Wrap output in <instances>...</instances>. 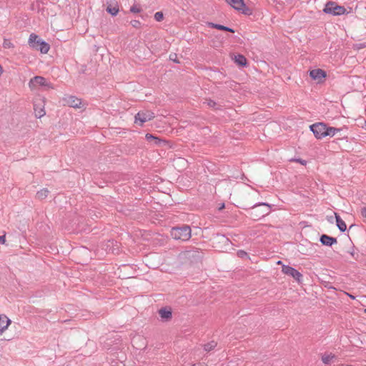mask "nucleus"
<instances>
[{"mask_svg":"<svg viewBox=\"0 0 366 366\" xmlns=\"http://www.w3.org/2000/svg\"><path fill=\"white\" fill-rule=\"evenodd\" d=\"M3 46L5 49H11L14 47V45L11 43L9 39H5L4 40Z\"/></svg>","mask_w":366,"mask_h":366,"instance_id":"cd10ccee","label":"nucleus"},{"mask_svg":"<svg viewBox=\"0 0 366 366\" xmlns=\"http://www.w3.org/2000/svg\"><path fill=\"white\" fill-rule=\"evenodd\" d=\"M64 105H67L70 107L81 108V100L74 96H66L63 98Z\"/></svg>","mask_w":366,"mask_h":366,"instance_id":"9b49d317","label":"nucleus"},{"mask_svg":"<svg viewBox=\"0 0 366 366\" xmlns=\"http://www.w3.org/2000/svg\"><path fill=\"white\" fill-rule=\"evenodd\" d=\"M204 104H207L208 107L212 108L214 110H220L222 107L220 104L211 99H206Z\"/></svg>","mask_w":366,"mask_h":366,"instance_id":"5701e85b","label":"nucleus"},{"mask_svg":"<svg viewBox=\"0 0 366 366\" xmlns=\"http://www.w3.org/2000/svg\"><path fill=\"white\" fill-rule=\"evenodd\" d=\"M130 11L132 13H139L141 11V8L137 5H133L130 8Z\"/></svg>","mask_w":366,"mask_h":366,"instance_id":"7c9ffc66","label":"nucleus"},{"mask_svg":"<svg viewBox=\"0 0 366 366\" xmlns=\"http://www.w3.org/2000/svg\"><path fill=\"white\" fill-rule=\"evenodd\" d=\"M337 227L341 232H345L347 229L345 222L341 219L340 216L337 213H335Z\"/></svg>","mask_w":366,"mask_h":366,"instance_id":"6ab92c4d","label":"nucleus"},{"mask_svg":"<svg viewBox=\"0 0 366 366\" xmlns=\"http://www.w3.org/2000/svg\"><path fill=\"white\" fill-rule=\"evenodd\" d=\"M349 253L351 255L352 258L355 261H358L362 256L359 250L354 246L352 247V249L349 252Z\"/></svg>","mask_w":366,"mask_h":366,"instance_id":"393cba45","label":"nucleus"},{"mask_svg":"<svg viewBox=\"0 0 366 366\" xmlns=\"http://www.w3.org/2000/svg\"><path fill=\"white\" fill-rule=\"evenodd\" d=\"M11 320L6 316L0 315V335L8 327Z\"/></svg>","mask_w":366,"mask_h":366,"instance_id":"f3484780","label":"nucleus"},{"mask_svg":"<svg viewBox=\"0 0 366 366\" xmlns=\"http://www.w3.org/2000/svg\"><path fill=\"white\" fill-rule=\"evenodd\" d=\"M41 41L42 39L38 35L32 33L29 36L28 43L31 48L36 49L39 46V42H41Z\"/></svg>","mask_w":366,"mask_h":366,"instance_id":"2eb2a0df","label":"nucleus"},{"mask_svg":"<svg viewBox=\"0 0 366 366\" xmlns=\"http://www.w3.org/2000/svg\"><path fill=\"white\" fill-rule=\"evenodd\" d=\"M361 214L362 217L366 218V207H363L361 209Z\"/></svg>","mask_w":366,"mask_h":366,"instance_id":"f704fd0d","label":"nucleus"},{"mask_svg":"<svg viewBox=\"0 0 366 366\" xmlns=\"http://www.w3.org/2000/svg\"><path fill=\"white\" fill-rule=\"evenodd\" d=\"M164 19V14L162 11H157L154 14V19L157 21H162Z\"/></svg>","mask_w":366,"mask_h":366,"instance_id":"c85d7f7f","label":"nucleus"},{"mask_svg":"<svg viewBox=\"0 0 366 366\" xmlns=\"http://www.w3.org/2000/svg\"><path fill=\"white\" fill-rule=\"evenodd\" d=\"M290 161L291 162H299L302 165H306V164H307V161L304 160V159H291Z\"/></svg>","mask_w":366,"mask_h":366,"instance_id":"72a5a7b5","label":"nucleus"},{"mask_svg":"<svg viewBox=\"0 0 366 366\" xmlns=\"http://www.w3.org/2000/svg\"><path fill=\"white\" fill-rule=\"evenodd\" d=\"M5 242V236H0V243L4 244Z\"/></svg>","mask_w":366,"mask_h":366,"instance_id":"c9c22d12","label":"nucleus"},{"mask_svg":"<svg viewBox=\"0 0 366 366\" xmlns=\"http://www.w3.org/2000/svg\"><path fill=\"white\" fill-rule=\"evenodd\" d=\"M365 313H366V309H365Z\"/></svg>","mask_w":366,"mask_h":366,"instance_id":"a18cd8bd","label":"nucleus"},{"mask_svg":"<svg viewBox=\"0 0 366 366\" xmlns=\"http://www.w3.org/2000/svg\"><path fill=\"white\" fill-rule=\"evenodd\" d=\"M326 132H325V137L330 136L333 137L337 133L341 132L343 130V128H336L332 127H326Z\"/></svg>","mask_w":366,"mask_h":366,"instance_id":"aec40b11","label":"nucleus"},{"mask_svg":"<svg viewBox=\"0 0 366 366\" xmlns=\"http://www.w3.org/2000/svg\"><path fill=\"white\" fill-rule=\"evenodd\" d=\"M45 98L41 96H37L34 99V110L36 118H41L46 114L45 112Z\"/></svg>","mask_w":366,"mask_h":366,"instance_id":"39448f33","label":"nucleus"},{"mask_svg":"<svg viewBox=\"0 0 366 366\" xmlns=\"http://www.w3.org/2000/svg\"><path fill=\"white\" fill-rule=\"evenodd\" d=\"M326 75L325 71L321 69H313L310 72V77L317 81L318 83L321 82L326 77Z\"/></svg>","mask_w":366,"mask_h":366,"instance_id":"ddd939ff","label":"nucleus"},{"mask_svg":"<svg viewBox=\"0 0 366 366\" xmlns=\"http://www.w3.org/2000/svg\"><path fill=\"white\" fill-rule=\"evenodd\" d=\"M207 25L210 28H214V29H219V30L229 31V32H231V33H234L235 32L233 29L227 27V26H223V25H221V24H214V23H212V22H208Z\"/></svg>","mask_w":366,"mask_h":366,"instance_id":"a211bd4d","label":"nucleus"},{"mask_svg":"<svg viewBox=\"0 0 366 366\" xmlns=\"http://www.w3.org/2000/svg\"><path fill=\"white\" fill-rule=\"evenodd\" d=\"M234 61L241 66H245L247 64V59L242 54H237L234 56Z\"/></svg>","mask_w":366,"mask_h":366,"instance_id":"4be33fe9","label":"nucleus"},{"mask_svg":"<svg viewBox=\"0 0 366 366\" xmlns=\"http://www.w3.org/2000/svg\"><path fill=\"white\" fill-rule=\"evenodd\" d=\"M159 314L164 321H169L172 317V312L170 308L162 307L159 310Z\"/></svg>","mask_w":366,"mask_h":366,"instance_id":"dca6fc26","label":"nucleus"},{"mask_svg":"<svg viewBox=\"0 0 366 366\" xmlns=\"http://www.w3.org/2000/svg\"><path fill=\"white\" fill-rule=\"evenodd\" d=\"M184 256L192 261H199L203 257V252L199 249L187 250L184 252Z\"/></svg>","mask_w":366,"mask_h":366,"instance_id":"9d476101","label":"nucleus"},{"mask_svg":"<svg viewBox=\"0 0 366 366\" xmlns=\"http://www.w3.org/2000/svg\"><path fill=\"white\" fill-rule=\"evenodd\" d=\"M191 228L189 225L183 224L180 227L172 228L170 234L177 240L187 241L191 238Z\"/></svg>","mask_w":366,"mask_h":366,"instance_id":"f03ea898","label":"nucleus"},{"mask_svg":"<svg viewBox=\"0 0 366 366\" xmlns=\"http://www.w3.org/2000/svg\"><path fill=\"white\" fill-rule=\"evenodd\" d=\"M155 117L154 114L149 110L139 111L135 115V123L142 126L144 123L153 119Z\"/></svg>","mask_w":366,"mask_h":366,"instance_id":"0eeeda50","label":"nucleus"},{"mask_svg":"<svg viewBox=\"0 0 366 366\" xmlns=\"http://www.w3.org/2000/svg\"><path fill=\"white\" fill-rule=\"evenodd\" d=\"M365 114H366V108H365Z\"/></svg>","mask_w":366,"mask_h":366,"instance_id":"c03bdc74","label":"nucleus"},{"mask_svg":"<svg viewBox=\"0 0 366 366\" xmlns=\"http://www.w3.org/2000/svg\"><path fill=\"white\" fill-rule=\"evenodd\" d=\"M49 49V44L45 41L42 40L41 42H39V46L36 50L40 51L42 54H47Z\"/></svg>","mask_w":366,"mask_h":366,"instance_id":"412c9836","label":"nucleus"},{"mask_svg":"<svg viewBox=\"0 0 366 366\" xmlns=\"http://www.w3.org/2000/svg\"><path fill=\"white\" fill-rule=\"evenodd\" d=\"M323 11L333 16H340L346 13V9L344 6H339L335 1H328L325 6Z\"/></svg>","mask_w":366,"mask_h":366,"instance_id":"20e7f679","label":"nucleus"},{"mask_svg":"<svg viewBox=\"0 0 366 366\" xmlns=\"http://www.w3.org/2000/svg\"><path fill=\"white\" fill-rule=\"evenodd\" d=\"M130 24L134 28H139L141 26V22L139 20H132L130 21Z\"/></svg>","mask_w":366,"mask_h":366,"instance_id":"2f4dec72","label":"nucleus"},{"mask_svg":"<svg viewBox=\"0 0 366 366\" xmlns=\"http://www.w3.org/2000/svg\"><path fill=\"white\" fill-rule=\"evenodd\" d=\"M326 127L327 124L323 122L315 123L310 127V130L317 139L325 137Z\"/></svg>","mask_w":366,"mask_h":366,"instance_id":"6e6552de","label":"nucleus"},{"mask_svg":"<svg viewBox=\"0 0 366 366\" xmlns=\"http://www.w3.org/2000/svg\"><path fill=\"white\" fill-rule=\"evenodd\" d=\"M29 86L31 90L36 89L38 86L43 87L44 90L54 89L53 84L41 76L31 78L29 82Z\"/></svg>","mask_w":366,"mask_h":366,"instance_id":"7ed1b4c3","label":"nucleus"},{"mask_svg":"<svg viewBox=\"0 0 366 366\" xmlns=\"http://www.w3.org/2000/svg\"><path fill=\"white\" fill-rule=\"evenodd\" d=\"M322 244L331 247L332 244H336L337 240L335 237H330L327 234H322L320 238Z\"/></svg>","mask_w":366,"mask_h":366,"instance_id":"4468645a","label":"nucleus"},{"mask_svg":"<svg viewBox=\"0 0 366 366\" xmlns=\"http://www.w3.org/2000/svg\"><path fill=\"white\" fill-rule=\"evenodd\" d=\"M192 366H207V365H205L204 363L199 362V363L194 364Z\"/></svg>","mask_w":366,"mask_h":366,"instance_id":"e433bc0d","label":"nucleus"},{"mask_svg":"<svg viewBox=\"0 0 366 366\" xmlns=\"http://www.w3.org/2000/svg\"><path fill=\"white\" fill-rule=\"evenodd\" d=\"M49 194V191L46 188H44L36 192V198L39 200H43L46 197H47L48 194Z\"/></svg>","mask_w":366,"mask_h":366,"instance_id":"b1692460","label":"nucleus"},{"mask_svg":"<svg viewBox=\"0 0 366 366\" xmlns=\"http://www.w3.org/2000/svg\"><path fill=\"white\" fill-rule=\"evenodd\" d=\"M352 299H355V297L352 295H348Z\"/></svg>","mask_w":366,"mask_h":366,"instance_id":"ea45409f","label":"nucleus"},{"mask_svg":"<svg viewBox=\"0 0 366 366\" xmlns=\"http://www.w3.org/2000/svg\"><path fill=\"white\" fill-rule=\"evenodd\" d=\"M340 136H341V138H347L346 135L342 136V134H340Z\"/></svg>","mask_w":366,"mask_h":366,"instance_id":"a19ab883","label":"nucleus"},{"mask_svg":"<svg viewBox=\"0 0 366 366\" xmlns=\"http://www.w3.org/2000/svg\"><path fill=\"white\" fill-rule=\"evenodd\" d=\"M282 272L284 274L293 277L298 283H301L302 281V274L296 269L289 265L283 264L282 267Z\"/></svg>","mask_w":366,"mask_h":366,"instance_id":"1a4fd4ad","label":"nucleus"},{"mask_svg":"<svg viewBox=\"0 0 366 366\" xmlns=\"http://www.w3.org/2000/svg\"><path fill=\"white\" fill-rule=\"evenodd\" d=\"M217 345V343L215 341H211L205 345H204V350L207 352H209L214 349Z\"/></svg>","mask_w":366,"mask_h":366,"instance_id":"bb28decb","label":"nucleus"},{"mask_svg":"<svg viewBox=\"0 0 366 366\" xmlns=\"http://www.w3.org/2000/svg\"><path fill=\"white\" fill-rule=\"evenodd\" d=\"M222 237L224 239V236H222ZM225 240H226L227 242H229V239H227V238H225Z\"/></svg>","mask_w":366,"mask_h":366,"instance_id":"79ce46f5","label":"nucleus"},{"mask_svg":"<svg viewBox=\"0 0 366 366\" xmlns=\"http://www.w3.org/2000/svg\"><path fill=\"white\" fill-rule=\"evenodd\" d=\"M106 3L107 5V11L112 16H116L119 11L117 1L115 0H106Z\"/></svg>","mask_w":366,"mask_h":366,"instance_id":"f8f14e48","label":"nucleus"},{"mask_svg":"<svg viewBox=\"0 0 366 366\" xmlns=\"http://www.w3.org/2000/svg\"><path fill=\"white\" fill-rule=\"evenodd\" d=\"M365 125H366V122H365Z\"/></svg>","mask_w":366,"mask_h":366,"instance_id":"49530a36","label":"nucleus"},{"mask_svg":"<svg viewBox=\"0 0 366 366\" xmlns=\"http://www.w3.org/2000/svg\"><path fill=\"white\" fill-rule=\"evenodd\" d=\"M335 357L334 355H324L322 357V360L325 364H329L332 359Z\"/></svg>","mask_w":366,"mask_h":366,"instance_id":"c756f323","label":"nucleus"},{"mask_svg":"<svg viewBox=\"0 0 366 366\" xmlns=\"http://www.w3.org/2000/svg\"><path fill=\"white\" fill-rule=\"evenodd\" d=\"M242 209H251L249 212L250 217L254 220H259L270 213L271 205L267 203L258 202L253 204L252 206L249 207L248 208L242 207Z\"/></svg>","mask_w":366,"mask_h":366,"instance_id":"f257e3e1","label":"nucleus"},{"mask_svg":"<svg viewBox=\"0 0 366 366\" xmlns=\"http://www.w3.org/2000/svg\"><path fill=\"white\" fill-rule=\"evenodd\" d=\"M277 264H281L282 262L281 261H278Z\"/></svg>","mask_w":366,"mask_h":366,"instance_id":"37998d69","label":"nucleus"},{"mask_svg":"<svg viewBox=\"0 0 366 366\" xmlns=\"http://www.w3.org/2000/svg\"><path fill=\"white\" fill-rule=\"evenodd\" d=\"M237 256L241 258L248 257V254L244 250H239L237 252Z\"/></svg>","mask_w":366,"mask_h":366,"instance_id":"473e14b6","label":"nucleus"},{"mask_svg":"<svg viewBox=\"0 0 366 366\" xmlns=\"http://www.w3.org/2000/svg\"><path fill=\"white\" fill-rule=\"evenodd\" d=\"M169 59H170V60H172V61H175V62H177V63H179V61H177V59H173V58H172V54H171V55L169 56Z\"/></svg>","mask_w":366,"mask_h":366,"instance_id":"4c0bfd02","label":"nucleus"},{"mask_svg":"<svg viewBox=\"0 0 366 366\" xmlns=\"http://www.w3.org/2000/svg\"><path fill=\"white\" fill-rule=\"evenodd\" d=\"M145 137H146V139L149 142L154 141V144H156V145H159L162 142V139H160L159 138H158L157 137H154L152 134H149V133L147 134Z\"/></svg>","mask_w":366,"mask_h":366,"instance_id":"a878e982","label":"nucleus"},{"mask_svg":"<svg viewBox=\"0 0 366 366\" xmlns=\"http://www.w3.org/2000/svg\"><path fill=\"white\" fill-rule=\"evenodd\" d=\"M224 204H222V206H220L219 209H222V208H224Z\"/></svg>","mask_w":366,"mask_h":366,"instance_id":"58836bf2","label":"nucleus"},{"mask_svg":"<svg viewBox=\"0 0 366 366\" xmlns=\"http://www.w3.org/2000/svg\"><path fill=\"white\" fill-rule=\"evenodd\" d=\"M232 7L240 11L243 14L251 15L252 9L247 6L243 0H225Z\"/></svg>","mask_w":366,"mask_h":366,"instance_id":"423d86ee","label":"nucleus"}]
</instances>
